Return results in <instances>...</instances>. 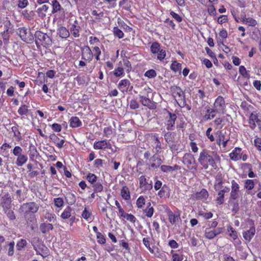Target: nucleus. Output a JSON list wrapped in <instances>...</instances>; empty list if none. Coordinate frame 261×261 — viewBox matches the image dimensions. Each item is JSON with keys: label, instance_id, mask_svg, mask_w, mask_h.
I'll use <instances>...</instances> for the list:
<instances>
[{"label": "nucleus", "instance_id": "54", "mask_svg": "<svg viewBox=\"0 0 261 261\" xmlns=\"http://www.w3.org/2000/svg\"><path fill=\"white\" fill-rule=\"evenodd\" d=\"M89 43L91 45H98L100 44L99 39L95 36H90L89 38Z\"/></svg>", "mask_w": 261, "mask_h": 261}, {"label": "nucleus", "instance_id": "24", "mask_svg": "<svg viewBox=\"0 0 261 261\" xmlns=\"http://www.w3.org/2000/svg\"><path fill=\"white\" fill-rule=\"evenodd\" d=\"M216 113H218L213 108L211 109L209 108L206 111V113L203 118L206 121L211 120L215 117Z\"/></svg>", "mask_w": 261, "mask_h": 261}, {"label": "nucleus", "instance_id": "2", "mask_svg": "<svg viewBox=\"0 0 261 261\" xmlns=\"http://www.w3.org/2000/svg\"><path fill=\"white\" fill-rule=\"evenodd\" d=\"M200 164L205 169H207L209 166L214 168L216 164L213 156L208 154V151L203 149L199 154L198 159Z\"/></svg>", "mask_w": 261, "mask_h": 261}, {"label": "nucleus", "instance_id": "48", "mask_svg": "<svg viewBox=\"0 0 261 261\" xmlns=\"http://www.w3.org/2000/svg\"><path fill=\"white\" fill-rule=\"evenodd\" d=\"M3 212L7 215L10 220L12 221L16 219L15 214L12 210L9 209L8 210H3Z\"/></svg>", "mask_w": 261, "mask_h": 261}, {"label": "nucleus", "instance_id": "52", "mask_svg": "<svg viewBox=\"0 0 261 261\" xmlns=\"http://www.w3.org/2000/svg\"><path fill=\"white\" fill-rule=\"evenodd\" d=\"M244 23L248 26L255 27L257 24V21L252 18L248 17Z\"/></svg>", "mask_w": 261, "mask_h": 261}, {"label": "nucleus", "instance_id": "35", "mask_svg": "<svg viewBox=\"0 0 261 261\" xmlns=\"http://www.w3.org/2000/svg\"><path fill=\"white\" fill-rule=\"evenodd\" d=\"M169 14L175 20L176 22L177 23H180L182 21L183 18L179 14L176 13L173 10H169Z\"/></svg>", "mask_w": 261, "mask_h": 261}, {"label": "nucleus", "instance_id": "5", "mask_svg": "<svg viewBox=\"0 0 261 261\" xmlns=\"http://www.w3.org/2000/svg\"><path fill=\"white\" fill-rule=\"evenodd\" d=\"M17 34L22 41L27 43H32L34 39L31 30L24 27H19L17 30Z\"/></svg>", "mask_w": 261, "mask_h": 261}, {"label": "nucleus", "instance_id": "33", "mask_svg": "<svg viewBox=\"0 0 261 261\" xmlns=\"http://www.w3.org/2000/svg\"><path fill=\"white\" fill-rule=\"evenodd\" d=\"M22 15L23 17L29 20L33 19L35 16V12L33 11H28V10H24L22 12Z\"/></svg>", "mask_w": 261, "mask_h": 261}, {"label": "nucleus", "instance_id": "21", "mask_svg": "<svg viewBox=\"0 0 261 261\" xmlns=\"http://www.w3.org/2000/svg\"><path fill=\"white\" fill-rule=\"evenodd\" d=\"M48 8V6L46 5H44L41 7L38 8L36 11L38 17L42 19L45 18Z\"/></svg>", "mask_w": 261, "mask_h": 261}, {"label": "nucleus", "instance_id": "28", "mask_svg": "<svg viewBox=\"0 0 261 261\" xmlns=\"http://www.w3.org/2000/svg\"><path fill=\"white\" fill-rule=\"evenodd\" d=\"M26 221V224L28 226H30L32 230H34L36 227V224H32L34 221H35V217L33 215L30 214L29 217L27 216L24 215Z\"/></svg>", "mask_w": 261, "mask_h": 261}, {"label": "nucleus", "instance_id": "31", "mask_svg": "<svg viewBox=\"0 0 261 261\" xmlns=\"http://www.w3.org/2000/svg\"><path fill=\"white\" fill-rule=\"evenodd\" d=\"M121 195L125 200H129L130 198L129 189L126 186H123L121 190Z\"/></svg>", "mask_w": 261, "mask_h": 261}, {"label": "nucleus", "instance_id": "32", "mask_svg": "<svg viewBox=\"0 0 261 261\" xmlns=\"http://www.w3.org/2000/svg\"><path fill=\"white\" fill-rule=\"evenodd\" d=\"M217 144L220 146L221 143L224 141V134L221 130H218L215 133Z\"/></svg>", "mask_w": 261, "mask_h": 261}, {"label": "nucleus", "instance_id": "51", "mask_svg": "<svg viewBox=\"0 0 261 261\" xmlns=\"http://www.w3.org/2000/svg\"><path fill=\"white\" fill-rule=\"evenodd\" d=\"M207 12L211 16H215L216 15V10L213 4H211V5L208 6Z\"/></svg>", "mask_w": 261, "mask_h": 261}, {"label": "nucleus", "instance_id": "6", "mask_svg": "<svg viewBox=\"0 0 261 261\" xmlns=\"http://www.w3.org/2000/svg\"><path fill=\"white\" fill-rule=\"evenodd\" d=\"M213 109L218 113L224 114L226 113V104L224 98L219 96L215 100Z\"/></svg>", "mask_w": 261, "mask_h": 261}, {"label": "nucleus", "instance_id": "15", "mask_svg": "<svg viewBox=\"0 0 261 261\" xmlns=\"http://www.w3.org/2000/svg\"><path fill=\"white\" fill-rule=\"evenodd\" d=\"M140 101L141 103L150 109H154L156 108L155 103L151 101L148 97L144 95H139Z\"/></svg>", "mask_w": 261, "mask_h": 261}, {"label": "nucleus", "instance_id": "64", "mask_svg": "<svg viewBox=\"0 0 261 261\" xmlns=\"http://www.w3.org/2000/svg\"><path fill=\"white\" fill-rule=\"evenodd\" d=\"M228 21V17L227 15H222L220 16L217 19V22L219 24H222Z\"/></svg>", "mask_w": 261, "mask_h": 261}, {"label": "nucleus", "instance_id": "13", "mask_svg": "<svg viewBox=\"0 0 261 261\" xmlns=\"http://www.w3.org/2000/svg\"><path fill=\"white\" fill-rule=\"evenodd\" d=\"M231 188L230 199L236 200L239 196L240 186L234 180H232L231 181Z\"/></svg>", "mask_w": 261, "mask_h": 261}, {"label": "nucleus", "instance_id": "37", "mask_svg": "<svg viewBox=\"0 0 261 261\" xmlns=\"http://www.w3.org/2000/svg\"><path fill=\"white\" fill-rule=\"evenodd\" d=\"M113 33L115 37L121 39L124 37L123 32L117 27H115L113 29Z\"/></svg>", "mask_w": 261, "mask_h": 261}, {"label": "nucleus", "instance_id": "62", "mask_svg": "<svg viewBox=\"0 0 261 261\" xmlns=\"http://www.w3.org/2000/svg\"><path fill=\"white\" fill-rule=\"evenodd\" d=\"M147 217L151 218L154 213V208L153 207H146L143 210Z\"/></svg>", "mask_w": 261, "mask_h": 261}, {"label": "nucleus", "instance_id": "56", "mask_svg": "<svg viewBox=\"0 0 261 261\" xmlns=\"http://www.w3.org/2000/svg\"><path fill=\"white\" fill-rule=\"evenodd\" d=\"M145 200L143 196H140L136 201L137 207L139 208H142L145 204Z\"/></svg>", "mask_w": 261, "mask_h": 261}, {"label": "nucleus", "instance_id": "18", "mask_svg": "<svg viewBox=\"0 0 261 261\" xmlns=\"http://www.w3.org/2000/svg\"><path fill=\"white\" fill-rule=\"evenodd\" d=\"M167 214L169 221L172 224H175L181 220L179 214H174L170 210L168 211Z\"/></svg>", "mask_w": 261, "mask_h": 261}, {"label": "nucleus", "instance_id": "55", "mask_svg": "<svg viewBox=\"0 0 261 261\" xmlns=\"http://www.w3.org/2000/svg\"><path fill=\"white\" fill-rule=\"evenodd\" d=\"M54 202L56 206L61 207L63 206L64 201L62 198L58 197L54 198Z\"/></svg>", "mask_w": 261, "mask_h": 261}, {"label": "nucleus", "instance_id": "44", "mask_svg": "<svg viewBox=\"0 0 261 261\" xmlns=\"http://www.w3.org/2000/svg\"><path fill=\"white\" fill-rule=\"evenodd\" d=\"M66 198L68 201V204L70 205L73 204L76 201V198L74 194L72 193H68L66 195Z\"/></svg>", "mask_w": 261, "mask_h": 261}, {"label": "nucleus", "instance_id": "16", "mask_svg": "<svg viewBox=\"0 0 261 261\" xmlns=\"http://www.w3.org/2000/svg\"><path fill=\"white\" fill-rule=\"evenodd\" d=\"M242 149L239 147H236L229 154V157L231 160L234 161H239L241 159Z\"/></svg>", "mask_w": 261, "mask_h": 261}, {"label": "nucleus", "instance_id": "49", "mask_svg": "<svg viewBox=\"0 0 261 261\" xmlns=\"http://www.w3.org/2000/svg\"><path fill=\"white\" fill-rule=\"evenodd\" d=\"M86 179L89 182L94 184L96 181L97 177L94 174L89 173L87 175Z\"/></svg>", "mask_w": 261, "mask_h": 261}, {"label": "nucleus", "instance_id": "10", "mask_svg": "<svg viewBox=\"0 0 261 261\" xmlns=\"http://www.w3.org/2000/svg\"><path fill=\"white\" fill-rule=\"evenodd\" d=\"M183 163L190 170H196V168L193 166L196 164L194 155L190 153H186L183 157Z\"/></svg>", "mask_w": 261, "mask_h": 261}, {"label": "nucleus", "instance_id": "22", "mask_svg": "<svg viewBox=\"0 0 261 261\" xmlns=\"http://www.w3.org/2000/svg\"><path fill=\"white\" fill-rule=\"evenodd\" d=\"M176 89L177 91V94L181 98L180 103L178 105L180 107H184L186 105L184 92L179 87H176Z\"/></svg>", "mask_w": 261, "mask_h": 261}, {"label": "nucleus", "instance_id": "59", "mask_svg": "<svg viewBox=\"0 0 261 261\" xmlns=\"http://www.w3.org/2000/svg\"><path fill=\"white\" fill-rule=\"evenodd\" d=\"M155 149L156 150V153H159L161 152V149L162 148V146H161V142H160V140L158 137L155 138Z\"/></svg>", "mask_w": 261, "mask_h": 261}, {"label": "nucleus", "instance_id": "38", "mask_svg": "<svg viewBox=\"0 0 261 261\" xmlns=\"http://www.w3.org/2000/svg\"><path fill=\"white\" fill-rule=\"evenodd\" d=\"M118 23L120 28L124 30V31L126 32H130L133 29L128 25L126 23H125L123 20H118Z\"/></svg>", "mask_w": 261, "mask_h": 261}, {"label": "nucleus", "instance_id": "61", "mask_svg": "<svg viewBox=\"0 0 261 261\" xmlns=\"http://www.w3.org/2000/svg\"><path fill=\"white\" fill-rule=\"evenodd\" d=\"M22 149L20 146H16L14 148L12 152L15 156H20L22 154Z\"/></svg>", "mask_w": 261, "mask_h": 261}, {"label": "nucleus", "instance_id": "41", "mask_svg": "<svg viewBox=\"0 0 261 261\" xmlns=\"http://www.w3.org/2000/svg\"><path fill=\"white\" fill-rule=\"evenodd\" d=\"M164 23L167 24L166 27L167 28L172 30H175L176 25L172 19H170L169 18H167L164 20Z\"/></svg>", "mask_w": 261, "mask_h": 261}, {"label": "nucleus", "instance_id": "26", "mask_svg": "<svg viewBox=\"0 0 261 261\" xmlns=\"http://www.w3.org/2000/svg\"><path fill=\"white\" fill-rule=\"evenodd\" d=\"M53 14L60 12L61 10H63L59 2L57 0H54L51 3Z\"/></svg>", "mask_w": 261, "mask_h": 261}, {"label": "nucleus", "instance_id": "14", "mask_svg": "<svg viewBox=\"0 0 261 261\" xmlns=\"http://www.w3.org/2000/svg\"><path fill=\"white\" fill-rule=\"evenodd\" d=\"M81 28L79 24V21L75 20L73 23L71 24L69 28L70 33L74 38H79L80 36V30Z\"/></svg>", "mask_w": 261, "mask_h": 261}, {"label": "nucleus", "instance_id": "45", "mask_svg": "<svg viewBox=\"0 0 261 261\" xmlns=\"http://www.w3.org/2000/svg\"><path fill=\"white\" fill-rule=\"evenodd\" d=\"M91 14L93 16H95V19L96 21H99L102 18V17L103 16V12L102 11H100V12L98 13V12L94 10H92L91 12Z\"/></svg>", "mask_w": 261, "mask_h": 261}, {"label": "nucleus", "instance_id": "47", "mask_svg": "<svg viewBox=\"0 0 261 261\" xmlns=\"http://www.w3.org/2000/svg\"><path fill=\"white\" fill-rule=\"evenodd\" d=\"M119 5L122 7L123 9L127 10L130 7V1L129 0H121Z\"/></svg>", "mask_w": 261, "mask_h": 261}, {"label": "nucleus", "instance_id": "50", "mask_svg": "<svg viewBox=\"0 0 261 261\" xmlns=\"http://www.w3.org/2000/svg\"><path fill=\"white\" fill-rule=\"evenodd\" d=\"M260 121L261 120L258 118V116L256 114L253 113L251 114L249 117V123L255 122L258 125V123H259Z\"/></svg>", "mask_w": 261, "mask_h": 261}, {"label": "nucleus", "instance_id": "27", "mask_svg": "<svg viewBox=\"0 0 261 261\" xmlns=\"http://www.w3.org/2000/svg\"><path fill=\"white\" fill-rule=\"evenodd\" d=\"M82 125V122L77 117H72L70 119V126L72 128L80 127Z\"/></svg>", "mask_w": 261, "mask_h": 261}, {"label": "nucleus", "instance_id": "40", "mask_svg": "<svg viewBox=\"0 0 261 261\" xmlns=\"http://www.w3.org/2000/svg\"><path fill=\"white\" fill-rule=\"evenodd\" d=\"M29 149L30 151V152L29 153L30 159L31 160H33L34 157L37 155L38 153L37 149L35 147V146H34L33 144H31L29 146Z\"/></svg>", "mask_w": 261, "mask_h": 261}, {"label": "nucleus", "instance_id": "53", "mask_svg": "<svg viewBox=\"0 0 261 261\" xmlns=\"http://www.w3.org/2000/svg\"><path fill=\"white\" fill-rule=\"evenodd\" d=\"M28 112V106L25 105L21 106L18 110V113L19 115L22 116L27 115Z\"/></svg>", "mask_w": 261, "mask_h": 261}, {"label": "nucleus", "instance_id": "39", "mask_svg": "<svg viewBox=\"0 0 261 261\" xmlns=\"http://www.w3.org/2000/svg\"><path fill=\"white\" fill-rule=\"evenodd\" d=\"M204 236L207 239L211 240L216 237V233L213 230H211L210 228H206L205 230Z\"/></svg>", "mask_w": 261, "mask_h": 261}, {"label": "nucleus", "instance_id": "12", "mask_svg": "<svg viewBox=\"0 0 261 261\" xmlns=\"http://www.w3.org/2000/svg\"><path fill=\"white\" fill-rule=\"evenodd\" d=\"M149 162L150 167L154 169H158L163 163L160 156L157 153H154L150 158Z\"/></svg>", "mask_w": 261, "mask_h": 261}, {"label": "nucleus", "instance_id": "9", "mask_svg": "<svg viewBox=\"0 0 261 261\" xmlns=\"http://www.w3.org/2000/svg\"><path fill=\"white\" fill-rule=\"evenodd\" d=\"M247 222L251 227L249 230L243 232V236L245 240L250 241L255 234V229L254 221L252 219H248Z\"/></svg>", "mask_w": 261, "mask_h": 261}, {"label": "nucleus", "instance_id": "30", "mask_svg": "<svg viewBox=\"0 0 261 261\" xmlns=\"http://www.w3.org/2000/svg\"><path fill=\"white\" fill-rule=\"evenodd\" d=\"M17 157L16 164L19 167L22 166L28 161V156L24 154H21L20 156H17Z\"/></svg>", "mask_w": 261, "mask_h": 261}, {"label": "nucleus", "instance_id": "20", "mask_svg": "<svg viewBox=\"0 0 261 261\" xmlns=\"http://www.w3.org/2000/svg\"><path fill=\"white\" fill-rule=\"evenodd\" d=\"M57 34L63 39H67L69 37L70 33L65 27L61 26L58 29Z\"/></svg>", "mask_w": 261, "mask_h": 261}, {"label": "nucleus", "instance_id": "36", "mask_svg": "<svg viewBox=\"0 0 261 261\" xmlns=\"http://www.w3.org/2000/svg\"><path fill=\"white\" fill-rule=\"evenodd\" d=\"M1 36L3 40L4 43L7 45L9 43L10 35L9 29L7 28L3 33H1Z\"/></svg>", "mask_w": 261, "mask_h": 261}, {"label": "nucleus", "instance_id": "17", "mask_svg": "<svg viewBox=\"0 0 261 261\" xmlns=\"http://www.w3.org/2000/svg\"><path fill=\"white\" fill-rule=\"evenodd\" d=\"M14 241L5 242L3 251L7 250L8 255L10 256H12L14 253Z\"/></svg>", "mask_w": 261, "mask_h": 261}, {"label": "nucleus", "instance_id": "7", "mask_svg": "<svg viewBox=\"0 0 261 261\" xmlns=\"http://www.w3.org/2000/svg\"><path fill=\"white\" fill-rule=\"evenodd\" d=\"M167 115L165 116V125L168 130H173L175 129V122L177 119V116L174 113H172L169 111H167Z\"/></svg>", "mask_w": 261, "mask_h": 261}, {"label": "nucleus", "instance_id": "19", "mask_svg": "<svg viewBox=\"0 0 261 261\" xmlns=\"http://www.w3.org/2000/svg\"><path fill=\"white\" fill-rule=\"evenodd\" d=\"M50 139L56 144L57 147L59 148H62L65 143V140L63 139H60L55 134H52L49 136Z\"/></svg>", "mask_w": 261, "mask_h": 261}, {"label": "nucleus", "instance_id": "4", "mask_svg": "<svg viewBox=\"0 0 261 261\" xmlns=\"http://www.w3.org/2000/svg\"><path fill=\"white\" fill-rule=\"evenodd\" d=\"M39 208V205L34 202H30L23 203L20 208L19 211L25 216L29 214L33 215L36 213Z\"/></svg>", "mask_w": 261, "mask_h": 261}, {"label": "nucleus", "instance_id": "42", "mask_svg": "<svg viewBox=\"0 0 261 261\" xmlns=\"http://www.w3.org/2000/svg\"><path fill=\"white\" fill-rule=\"evenodd\" d=\"M244 184V188L247 190H251L254 188V183L253 180L247 179Z\"/></svg>", "mask_w": 261, "mask_h": 261}, {"label": "nucleus", "instance_id": "25", "mask_svg": "<svg viewBox=\"0 0 261 261\" xmlns=\"http://www.w3.org/2000/svg\"><path fill=\"white\" fill-rule=\"evenodd\" d=\"M53 229V225L50 223H43L40 225V230L43 233H46Z\"/></svg>", "mask_w": 261, "mask_h": 261}, {"label": "nucleus", "instance_id": "63", "mask_svg": "<svg viewBox=\"0 0 261 261\" xmlns=\"http://www.w3.org/2000/svg\"><path fill=\"white\" fill-rule=\"evenodd\" d=\"M164 138L166 142L169 144L170 142H173V138L172 137V133L168 132L166 133L164 135Z\"/></svg>", "mask_w": 261, "mask_h": 261}, {"label": "nucleus", "instance_id": "46", "mask_svg": "<svg viewBox=\"0 0 261 261\" xmlns=\"http://www.w3.org/2000/svg\"><path fill=\"white\" fill-rule=\"evenodd\" d=\"M217 191L218 192V197L216 199V201L218 204L220 205L224 203V193L221 190Z\"/></svg>", "mask_w": 261, "mask_h": 261}, {"label": "nucleus", "instance_id": "1", "mask_svg": "<svg viewBox=\"0 0 261 261\" xmlns=\"http://www.w3.org/2000/svg\"><path fill=\"white\" fill-rule=\"evenodd\" d=\"M36 45L38 49L41 47L48 48L51 46L53 41L51 37L46 33L37 31L34 34Z\"/></svg>", "mask_w": 261, "mask_h": 261}, {"label": "nucleus", "instance_id": "29", "mask_svg": "<svg viewBox=\"0 0 261 261\" xmlns=\"http://www.w3.org/2000/svg\"><path fill=\"white\" fill-rule=\"evenodd\" d=\"M129 85L130 82L128 80H122L119 82L118 87L120 90L123 92L124 90L127 91L128 90Z\"/></svg>", "mask_w": 261, "mask_h": 261}, {"label": "nucleus", "instance_id": "60", "mask_svg": "<svg viewBox=\"0 0 261 261\" xmlns=\"http://www.w3.org/2000/svg\"><path fill=\"white\" fill-rule=\"evenodd\" d=\"M29 5L28 0H18L17 2V7L20 9L25 8Z\"/></svg>", "mask_w": 261, "mask_h": 261}, {"label": "nucleus", "instance_id": "11", "mask_svg": "<svg viewBox=\"0 0 261 261\" xmlns=\"http://www.w3.org/2000/svg\"><path fill=\"white\" fill-rule=\"evenodd\" d=\"M93 147L95 149H111L112 151L115 152L116 150H113L112 149V145L109 141L107 140H103L95 142L94 143Z\"/></svg>", "mask_w": 261, "mask_h": 261}, {"label": "nucleus", "instance_id": "34", "mask_svg": "<svg viewBox=\"0 0 261 261\" xmlns=\"http://www.w3.org/2000/svg\"><path fill=\"white\" fill-rule=\"evenodd\" d=\"M161 50V45L160 44L155 41L153 42L150 46V50L151 52L153 54H156L159 53V51Z\"/></svg>", "mask_w": 261, "mask_h": 261}, {"label": "nucleus", "instance_id": "8", "mask_svg": "<svg viewBox=\"0 0 261 261\" xmlns=\"http://www.w3.org/2000/svg\"><path fill=\"white\" fill-rule=\"evenodd\" d=\"M0 204L3 210H8L11 207L12 198L8 192H5L0 197Z\"/></svg>", "mask_w": 261, "mask_h": 261}, {"label": "nucleus", "instance_id": "58", "mask_svg": "<svg viewBox=\"0 0 261 261\" xmlns=\"http://www.w3.org/2000/svg\"><path fill=\"white\" fill-rule=\"evenodd\" d=\"M144 75L148 78H154L156 76V73L154 70L150 69L145 73Z\"/></svg>", "mask_w": 261, "mask_h": 261}, {"label": "nucleus", "instance_id": "23", "mask_svg": "<svg viewBox=\"0 0 261 261\" xmlns=\"http://www.w3.org/2000/svg\"><path fill=\"white\" fill-rule=\"evenodd\" d=\"M208 196L207 191L202 189L200 192H196L194 196V197L196 200L199 199H206Z\"/></svg>", "mask_w": 261, "mask_h": 261}, {"label": "nucleus", "instance_id": "57", "mask_svg": "<svg viewBox=\"0 0 261 261\" xmlns=\"http://www.w3.org/2000/svg\"><path fill=\"white\" fill-rule=\"evenodd\" d=\"M95 193L100 192L103 190V186L100 182H96L93 185Z\"/></svg>", "mask_w": 261, "mask_h": 261}, {"label": "nucleus", "instance_id": "3", "mask_svg": "<svg viewBox=\"0 0 261 261\" xmlns=\"http://www.w3.org/2000/svg\"><path fill=\"white\" fill-rule=\"evenodd\" d=\"M94 51L93 54L91 48L88 46H85L82 49V59L86 61H90L92 60L94 56L96 60H100L99 56L101 54V50L99 46L92 47Z\"/></svg>", "mask_w": 261, "mask_h": 261}, {"label": "nucleus", "instance_id": "43", "mask_svg": "<svg viewBox=\"0 0 261 261\" xmlns=\"http://www.w3.org/2000/svg\"><path fill=\"white\" fill-rule=\"evenodd\" d=\"M71 208L70 206H67L62 213L61 215L62 218L64 219L69 218L71 216Z\"/></svg>", "mask_w": 261, "mask_h": 261}]
</instances>
